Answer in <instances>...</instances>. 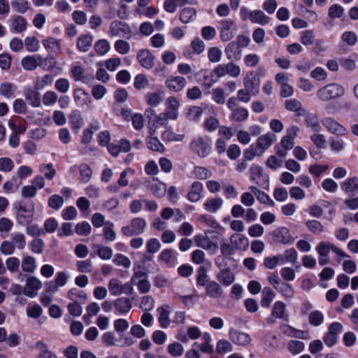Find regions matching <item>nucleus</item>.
I'll list each match as a JSON object with an SVG mask.
<instances>
[{
  "label": "nucleus",
  "mask_w": 358,
  "mask_h": 358,
  "mask_svg": "<svg viewBox=\"0 0 358 358\" xmlns=\"http://www.w3.org/2000/svg\"><path fill=\"white\" fill-rule=\"evenodd\" d=\"M341 188L350 198L344 201L349 209H356L358 207V178L356 176L346 179L341 185Z\"/></svg>",
  "instance_id": "nucleus-1"
},
{
  "label": "nucleus",
  "mask_w": 358,
  "mask_h": 358,
  "mask_svg": "<svg viewBox=\"0 0 358 358\" xmlns=\"http://www.w3.org/2000/svg\"><path fill=\"white\" fill-rule=\"evenodd\" d=\"M316 250L320 255L319 264L322 266L327 264L329 262L328 254L331 250L341 257H348V255L343 252L340 248L327 241L320 242L316 248Z\"/></svg>",
  "instance_id": "nucleus-2"
},
{
  "label": "nucleus",
  "mask_w": 358,
  "mask_h": 358,
  "mask_svg": "<svg viewBox=\"0 0 358 358\" xmlns=\"http://www.w3.org/2000/svg\"><path fill=\"white\" fill-rule=\"evenodd\" d=\"M345 93L344 88L336 83L327 85L317 92V97L322 101H328L342 96Z\"/></svg>",
  "instance_id": "nucleus-3"
},
{
  "label": "nucleus",
  "mask_w": 358,
  "mask_h": 358,
  "mask_svg": "<svg viewBox=\"0 0 358 358\" xmlns=\"http://www.w3.org/2000/svg\"><path fill=\"white\" fill-rule=\"evenodd\" d=\"M108 287L110 294L115 296L122 294L131 295L134 292V285L131 281L122 283L118 278L110 279Z\"/></svg>",
  "instance_id": "nucleus-4"
},
{
  "label": "nucleus",
  "mask_w": 358,
  "mask_h": 358,
  "mask_svg": "<svg viewBox=\"0 0 358 358\" xmlns=\"http://www.w3.org/2000/svg\"><path fill=\"white\" fill-rule=\"evenodd\" d=\"M220 38L222 41H229L236 36L238 27L234 20L224 19L220 22Z\"/></svg>",
  "instance_id": "nucleus-5"
},
{
  "label": "nucleus",
  "mask_w": 358,
  "mask_h": 358,
  "mask_svg": "<svg viewBox=\"0 0 358 358\" xmlns=\"http://www.w3.org/2000/svg\"><path fill=\"white\" fill-rule=\"evenodd\" d=\"M211 141L206 136L199 137L192 141L190 144L191 150L200 157H207L210 150Z\"/></svg>",
  "instance_id": "nucleus-6"
},
{
  "label": "nucleus",
  "mask_w": 358,
  "mask_h": 358,
  "mask_svg": "<svg viewBox=\"0 0 358 358\" xmlns=\"http://www.w3.org/2000/svg\"><path fill=\"white\" fill-rule=\"evenodd\" d=\"M146 222L143 218H134L130 224L122 228V232L126 236H136L142 234L146 227Z\"/></svg>",
  "instance_id": "nucleus-7"
},
{
  "label": "nucleus",
  "mask_w": 358,
  "mask_h": 358,
  "mask_svg": "<svg viewBox=\"0 0 358 358\" xmlns=\"http://www.w3.org/2000/svg\"><path fill=\"white\" fill-rule=\"evenodd\" d=\"M108 35L111 37L120 36L129 39L131 36V30L126 23L115 20L110 24Z\"/></svg>",
  "instance_id": "nucleus-8"
},
{
  "label": "nucleus",
  "mask_w": 358,
  "mask_h": 358,
  "mask_svg": "<svg viewBox=\"0 0 358 358\" xmlns=\"http://www.w3.org/2000/svg\"><path fill=\"white\" fill-rule=\"evenodd\" d=\"M42 287L41 281L35 276H29L26 280L23 294L29 298L35 297Z\"/></svg>",
  "instance_id": "nucleus-9"
},
{
  "label": "nucleus",
  "mask_w": 358,
  "mask_h": 358,
  "mask_svg": "<svg viewBox=\"0 0 358 358\" xmlns=\"http://www.w3.org/2000/svg\"><path fill=\"white\" fill-rule=\"evenodd\" d=\"M244 87L253 94L255 96L258 94L259 89L260 80L257 78L253 71H249L243 80Z\"/></svg>",
  "instance_id": "nucleus-10"
},
{
  "label": "nucleus",
  "mask_w": 358,
  "mask_h": 358,
  "mask_svg": "<svg viewBox=\"0 0 358 358\" xmlns=\"http://www.w3.org/2000/svg\"><path fill=\"white\" fill-rule=\"evenodd\" d=\"M74 102L78 106H86L89 109L92 108V99L89 94L81 88H76L73 93Z\"/></svg>",
  "instance_id": "nucleus-11"
},
{
  "label": "nucleus",
  "mask_w": 358,
  "mask_h": 358,
  "mask_svg": "<svg viewBox=\"0 0 358 358\" xmlns=\"http://www.w3.org/2000/svg\"><path fill=\"white\" fill-rule=\"evenodd\" d=\"M322 124L326 129L332 134L344 136L348 133L347 129L333 118H324L322 120Z\"/></svg>",
  "instance_id": "nucleus-12"
},
{
  "label": "nucleus",
  "mask_w": 358,
  "mask_h": 358,
  "mask_svg": "<svg viewBox=\"0 0 358 358\" xmlns=\"http://www.w3.org/2000/svg\"><path fill=\"white\" fill-rule=\"evenodd\" d=\"M165 113L170 120H176L178 116L180 101L175 96H169L166 99Z\"/></svg>",
  "instance_id": "nucleus-13"
},
{
  "label": "nucleus",
  "mask_w": 358,
  "mask_h": 358,
  "mask_svg": "<svg viewBox=\"0 0 358 358\" xmlns=\"http://www.w3.org/2000/svg\"><path fill=\"white\" fill-rule=\"evenodd\" d=\"M137 59L145 69H150L155 65V56L147 49L140 50L137 53Z\"/></svg>",
  "instance_id": "nucleus-14"
},
{
  "label": "nucleus",
  "mask_w": 358,
  "mask_h": 358,
  "mask_svg": "<svg viewBox=\"0 0 358 358\" xmlns=\"http://www.w3.org/2000/svg\"><path fill=\"white\" fill-rule=\"evenodd\" d=\"M275 241L281 244H292L294 238L292 237L289 231L286 227H279L273 231Z\"/></svg>",
  "instance_id": "nucleus-15"
},
{
  "label": "nucleus",
  "mask_w": 358,
  "mask_h": 358,
  "mask_svg": "<svg viewBox=\"0 0 358 358\" xmlns=\"http://www.w3.org/2000/svg\"><path fill=\"white\" fill-rule=\"evenodd\" d=\"M186 84V79L181 76H171L166 81V86L175 92L181 91Z\"/></svg>",
  "instance_id": "nucleus-16"
},
{
  "label": "nucleus",
  "mask_w": 358,
  "mask_h": 358,
  "mask_svg": "<svg viewBox=\"0 0 358 358\" xmlns=\"http://www.w3.org/2000/svg\"><path fill=\"white\" fill-rule=\"evenodd\" d=\"M114 308L120 314H126L132 308L131 301L127 297H119L114 301Z\"/></svg>",
  "instance_id": "nucleus-17"
},
{
  "label": "nucleus",
  "mask_w": 358,
  "mask_h": 358,
  "mask_svg": "<svg viewBox=\"0 0 358 358\" xmlns=\"http://www.w3.org/2000/svg\"><path fill=\"white\" fill-rule=\"evenodd\" d=\"M285 108L295 113L298 116H303L306 115V110L303 107L301 101L296 99H287L285 102Z\"/></svg>",
  "instance_id": "nucleus-18"
},
{
  "label": "nucleus",
  "mask_w": 358,
  "mask_h": 358,
  "mask_svg": "<svg viewBox=\"0 0 358 358\" xmlns=\"http://www.w3.org/2000/svg\"><path fill=\"white\" fill-rule=\"evenodd\" d=\"M44 48L49 52L56 55L62 52L61 41L53 37H48L42 41Z\"/></svg>",
  "instance_id": "nucleus-19"
},
{
  "label": "nucleus",
  "mask_w": 358,
  "mask_h": 358,
  "mask_svg": "<svg viewBox=\"0 0 358 358\" xmlns=\"http://www.w3.org/2000/svg\"><path fill=\"white\" fill-rule=\"evenodd\" d=\"M229 338L233 343L240 345H248L251 340L249 334L236 330L230 331Z\"/></svg>",
  "instance_id": "nucleus-20"
},
{
  "label": "nucleus",
  "mask_w": 358,
  "mask_h": 358,
  "mask_svg": "<svg viewBox=\"0 0 358 358\" xmlns=\"http://www.w3.org/2000/svg\"><path fill=\"white\" fill-rule=\"evenodd\" d=\"M275 138V135L272 133L262 135L258 138L255 145L257 148H259V151H262L263 154L264 151L272 145Z\"/></svg>",
  "instance_id": "nucleus-21"
},
{
  "label": "nucleus",
  "mask_w": 358,
  "mask_h": 358,
  "mask_svg": "<svg viewBox=\"0 0 358 358\" xmlns=\"http://www.w3.org/2000/svg\"><path fill=\"white\" fill-rule=\"evenodd\" d=\"M34 208L31 206L29 208H26L24 206H20L18 209L17 214V219L20 224H25L31 222L33 217Z\"/></svg>",
  "instance_id": "nucleus-22"
},
{
  "label": "nucleus",
  "mask_w": 358,
  "mask_h": 358,
  "mask_svg": "<svg viewBox=\"0 0 358 358\" xmlns=\"http://www.w3.org/2000/svg\"><path fill=\"white\" fill-rule=\"evenodd\" d=\"M170 308L169 305H165L157 308L158 321L162 328H167L169 327L171 320L169 319L170 311L168 310Z\"/></svg>",
  "instance_id": "nucleus-23"
},
{
  "label": "nucleus",
  "mask_w": 358,
  "mask_h": 358,
  "mask_svg": "<svg viewBox=\"0 0 358 358\" xmlns=\"http://www.w3.org/2000/svg\"><path fill=\"white\" fill-rule=\"evenodd\" d=\"M285 312V304L282 301H276L273 307L271 316L267 318L268 323H274V318H282Z\"/></svg>",
  "instance_id": "nucleus-24"
},
{
  "label": "nucleus",
  "mask_w": 358,
  "mask_h": 358,
  "mask_svg": "<svg viewBox=\"0 0 358 358\" xmlns=\"http://www.w3.org/2000/svg\"><path fill=\"white\" fill-rule=\"evenodd\" d=\"M222 292L220 285L215 281H211L206 285V294L210 298H220L222 296Z\"/></svg>",
  "instance_id": "nucleus-25"
},
{
  "label": "nucleus",
  "mask_w": 358,
  "mask_h": 358,
  "mask_svg": "<svg viewBox=\"0 0 358 358\" xmlns=\"http://www.w3.org/2000/svg\"><path fill=\"white\" fill-rule=\"evenodd\" d=\"M224 52L229 60H238L240 59L241 50L234 41L230 42L227 44L225 47Z\"/></svg>",
  "instance_id": "nucleus-26"
},
{
  "label": "nucleus",
  "mask_w": 358,
  "mask_h": 358,
  "mask_svg": "<svg viewBox=\"0 0 358 358\" xmlns=\"http://www.w3.org/2000/svg\"><path fill=\"white\" fill-rule=\"evenodd\" d=\"M71 76L75 82L81 81L87 83L89 79L85 76V69L80 65L72 66L70 71Z\"/></svg>",
  "instance_id": "nucleus-27"
},
{
  "label": "nucleus",
  "mask_w": 358,
  "mask_h": 358,
  "mask_svg": "<svg viewBox=\"0 0 358 358\" xmlns=\"http://www.w3.org/2000/svg\"><path fill=\"white\" fill-rule=\"evenodd\" d=\"M26 20L20 15H15L11 18V29L14 32L21 33L24 31L27 28Z\"/></svg>",
  "instance_id": "nucleus-28"
},
{
  "label": "nucleus",
  "mask_w": 358,
  "mask_h": 358,
  "mask_svg": "<svg viewBox=\"0 0 358 358\" xmlns=\"http://www.w3.org/2000/svg\"><path fill=\"white\" fill-rule=\"evenodd\" d=\"M217 278L224 285L229 286L234 282L235 275L229 268H225L217 274Z\"/></svg>",
  "instance_id": "nucleus-29"
},
{
  "label": "nucleus",
  "mask_w": 358,
  "mask_h": 358,
  "mask_svg": "<svg viewBox=\"0 0 358 358\" xmlns=\"http://www.w3.org/2000/svg\"><path fill=\"white\" fill-rule=\"evenodd\" d=\"M249 113L246 108L239 107L231 111L230 120L234 122H242L248 118Z\"/></svg>",
  "instance_id": "nucleus-30"
},
{
  "label": "nucleus",
  "mask_w": 358,
  "mask_h": 358,
  "mask_svg": "<svg viewBox=\"0 0 358 358\" xmlns=\"http://www.w3.org/2000/svg\"><path fill=\"white\" fill-rule=\"evenodd\" d=\"M203 190V185L198 181L194 182L191 186V189L187 194L188 199L191 202H196L201 198V193Z\"/></svg>",
  "instance_id": "nucleus-31"
},
{
  "label": "nucleus",
  "mask_w": 358,
  "mask_h": 358,
  "mask_svg": "<svg viewBox=\"0 0 358 358\" xmlns=\"http://www.w3.org/2000/svg\"><path fill=\"white\" fill-rule=\"evenodd\" d=\"M194 241L198 247L206 250L216 249L217 245L213 243L206 236L196 235L194 236Z\"/></svg>",
  "instance_id": "nucleus-32"
},
{
  "label": "nucleus",
  "mask_w": 358,
  "mask_h": 358,
  "mask_svg": "<svg viewBox=\"0 0 358 358\" xmlns=\"http://www.w3.org/2000/svg\"><path fill=\"white\" fill-rule=\"evenodd\" d=\"M36 348L39 351L37 358H57V355L49 350L46 343L42 341L36 343Z\"/></svg>",
  "instance_id": "nucleus-33"
},
{
  "label": "nucleus",
  "mask_w": 358,
  "mask_h": 358,
  "mask_svg": "<svg viewBox=\"0 0 358 358\" xmlns=\"http://www.w3.org/2000/svg\"><path fill=\"white\" fill-rule=\"evenodd\" d=\"M275 296V292L270 287H265L262 292L261 306L264 308H268Z\"/></svg>",
  "instance_id": "nucleus-34"
},
{
  "label": "nucleus",
  "mask_w": 358,
  "mask_h": 358,
  "mask_svg": "<svg viewBox=\"0 0 358 358\" xmlns=\"http://www.w3.org/2000/svg\"><path fill=\"white\" fill-rule=\"evenodd\" d=\"M93 37L89 34L80 36L77 41V48L82 52H87L92 45Z\"/></svg>",
  "instance_id": "nucleus-35"
},
{
  "label": "nucleus",
  "mask_w": 358,
  "mask_h": 358,
  "mask_svg": "<svg viewBox=\"0 0 358 358\" xmlns=\"http://www.w3.org/2000/svg\"><path fill=\"white\" fill-rule=\"evenodd\" d=\"M163 97L164 92L161 90H157L155 92L148 93L145 99L149 106L155 107L162 101Z\"/></svg>",
  "instance_id": "nucleus-36"
},
{
  "label": "nucleus",
  "mask_w": 358,
  "mask_h": 358,
  "mask_svg": "<svg viewBox=\"0 0 358 358\" xmlns=\"http://www.w3.org/2000/svg\"><path fill=\"white\" fill-rule=\"evenodd\" d=\"M230 241L237 249H245L248 246V239L241 234H234L230 236Z\"/></svg>",
  "instance_id": "nucleus-37"
},
{
  "label": "nucleus",
  "mask_w": 358,
  "mask_h": 358,
  "mask_svg": "<svg viewBox=\"0 0 358 358\" xmlns=\"http://www.w3.org/2000/svg\"><path fill=\"white\" fill-rule=\"evenodd\" d=\"M201 336V332L196 327H191L187 329V334L178 336V338L183 343L189 341V339H197Z\"/></svg>",
  "instance_id": "nucleus-38"
},
{
  "label": "nucleus",
  "mask_w": 358,
  "mask_h": 358,
  "mask_svg": "<svg viewBox=\"0 0 358 358\" xmlns=\"http://www.w3.org/2000/svg\"><path fill=\"white\" fill-rule=\"evenodd\" d=\"M21 268L24 272L34 273L36 268V262L34 257L26 256L23 257L21 262Z\"/></svg>",
  "instance_id": "nucleus-39"
},
{
  "label": "nucleus",
  "mask_w": 358,
  "mask_h": 358,
  "mask_svg": "<svg viewBox=\"0 0 358 358\" xmlns=\"http://www.w3.org/2000/svg\"><path fill=\"white\" fill-rule=\"evenodd\" d=\"M305 123L306 125L310 128L315 132H319L322 130L317 115L315 114H306Z\"/></svg>",
  "instance_id": "nucleus-40"
},
{
  "label": "nucleus",
  "mask_w": 358,
  "mask_h": 358,
  "mask_svg": "<svg viewBox=\"0 0 358 358\" xmlns=\"http://www.w3.org/2000/svg\"><path fill=\"white\" fill-rule=\"evenodd\" d=\"M21 64L27 71H34L38 66V56H27L22 59Z\"/></svg>",
  "instance_id": "nucleus-41"
},
{
  "label": "nucleus",
  "mask_w": 358,
  "mask_h": 358,
  "mask_svg": "<svg viewBox=\"0 0 358 358\" xmlns=\"http://www.w3.org/2000/svg\"><path fill=\"white\" fill-rule=\"evenodd\" d=\"M270 18L261 10L252 11L251 22L252 23L264 25L268 23Z\"/></svg>",
  "instance_id": "nucleus-42"
},
{
  "label": "nucleus",
  "mask_w": 358,
  "mask_h": 358,
  "mask_svg": "<svg viewBox=\"0 0 358 358\" xmlns=\"http://www.w3.org/2000/svg\"><path fill=\"white\" fill-rule=\"evenodd\" d=\"M223 203V201L220 197L210 199L206 201L204 203L205 209L210 213H215L220 208Z\"/></svg>",
  "instance_id": "nucleus-43"
},
{
  "label": "nucleus",
  "mask_w": 358,
  "mask_h": 358,
  "mask_svg": "<svg viewBox=\"0 0 358 358\" xmlns=\"http://www.w3.org/2000/svg\"><path fill=\"white\" fill-rule=\"evenodd\" d=\"M24 96L26 100L28 101L29 103L32 106L36 108L41 106V99L39 93L35 92L31 89H29L25 92Z\"/></svg>",
  "instance_id": "nucleus-44"
},
{
  "label": "nucleus",
  "mask_w": 358,
  "mask_h": 358,
  "mask_svg": "<svg viewBox=\"0 0 358 358\" xmlns=\"http://www.w3.org/2000/svg\"><path fill=\"white\" fill-rule=\"evenodd\" d=\"M38 66L45 71L52 70L57 65V61L52 57H48L43 59L41 56H38Z\"/></svg>",
  "instance_id": "nucleus-45"
},
{
  "label": "nucleus",
  "mask_w": 358,
  "mask_h": 358,
  "mask_svg": "<svg viewBox=\"0 0 358 358\" xmlns=\"http://www.w3.org/2000/svg\"><path fill=\"white\" fill-rule=\"evenodd\" d=\"M249 189L253 193V194L257 197V200L261 203L264 204L269 203L270 202L273 203L268 195L263 191L259 189L257 187L255 186H250Z\"/></svg>",
  "instance_id": "nucleus-46"
},
{
  "label": "nucleus",
  "mask_w": 358,
  "mask_h": 358,
  "mask_svg": "<svg viewBox=\"0 0 358 358\" xmlns=\"http://www.w3.org/2000/svg\"><path fill=\"white\" fill-rule=\"evenodd\" d=\"M11 243L13 246L19 250H23L26 246L25 236L21 233H15L11 234Z\"/></svg>",
  "instance_id": "nucleus-47"
},
{
  "label": "nucleus",
  "mask_w": 358,
  "mask_h": 358,
  "mask_svg": "<svg viewBox=\"0 0 358 358\" xmlns=\"http://www.w3.org/2000/svg\"><path fill=\"white\" fill-rule=\"evenodd\" d=\"M24 45L26 50L30 52H35L40 48L39 41L35 36L26 38L24 40Z\"/></svg>",
  "instance_id": "nucleus-48"
},
{
  "label": "nucleus",
  "mask_w": 358,
  "mask_h": 358,
  "mask_svg": "<svg viewBox=\"0 0 358 358\" xmlns=\"http://www.w3.org/2000/svg\"><path fill=\"white\" fill-rule=\"evenodd\" d=\"M21 184V180H19L15 177H13L10 180L4 183L3 189L6 193L13 192L19 188Z\"/></svg>",
  "instance_id": "nucleus-49"
},
{
  "label": "nucleus",
  "mask_w": 358,
  "mask_h": 358,
  "mask_svg": "<svg viewBox=\"0 0 358 358\" xmlns=\"http://www.w3.org/2000/svg\"><path fill=\"white\" fill-rule=\"evenodd\" d=\"M55 88L59 92L65 94L69 90L70 81L67 78H59L55 83Z\"/></svg>",
  "instance_id": "nucleus-50"
},
{
  "label": "nucleus",
  "mask_w": 358,
  "mask_h": 358,
  "mask_svg": "<svg viewBox=\"0 0 358 358\" xmlns=\"http://www.w3.org/2000/svg\"><path fill=\"white\" fill-rule=\"evenodd\" d=\"M94 50L100 55L106 54L110 50V44L106 39H101L94 44Z\"/></svg>",
  "instance_id": "nucleus-51"
},
{
  "label": "nucleus",
  "mask_w": 358,
  "mask_h": 358,
  "mask_svg": "<svg viewBox=\"0 0 358 358\" xmlns=\"http://www.w3.org/2000/svg\"><path fill=\"white\" fill-rule=\"evenodd\" d=\"M203 110L199 106H191L187 112V117L190 121H198L201 117Z\"/></svg>",
  "instance_id": "nucleus-52"
},
{
  "label": "nucleus",
  "mask_w": 358,
  "mask_h": 358,
  "mask_svg": "<svg viewBox=\"0 0 358 358\" xmlns=\"http://www.w3.org/2000/svg\"><path fill=\"white\" fill-rule=\"evenodd\" d=\"M212 99L217 104L223 105L225 103L226 98L224 90L220 87L215 88L211 92Z\"/></svg>",
  "instance_id": "nucleus-53"
},
{
  "label": "nucleus",
  "mask_w": 358,
  "mask_h": 358,
  "mask_svg": "<svg viewBox=\"0 0 358 358\" xmlns=\"http://www.w3.org/2000/svg\"><path fill=\"white\" fill-rule=\"evenodd\" d=\"M168 352L174 357H180L184 352L183 346L178 342H174L169 345Z\"/></svg>",
  "instance_id": "nucleus-54"
},
{
  "label": "nucleus",
  "mask_w": 358,
  "mask_h": 358,
  "mask_svg": "<svg viewBox=\"0 0 358 358\" xmlns=\"http://www.w3.org/2000/svg\"><path fill=\"white\" fill-rule=\"evenodd\" d=\"M308 320L310 324L315 327L320 326L324 321L323 314L319 310L313 311L309 314Z\"/></svg>",
  "instance_id": "nucleus-55"
},
{
  "label": "nucleus",
  "mask_w": 358,
  "mask_h": 358,
  "mask_svg": "<svg viewBox=\"0 0 358 358\" xmlns=\"http://www.w3.org/2000/svg\"><path fill=\"white\" fill-rule=\"evenodd\" d=\"M222 52L217 47H212L208 50V59L210 62L217 63L220 61Z\"/></svg>",
  "instance_id": "nucleus-56"
},
{
  "label": "nucleus",
  "mask_w": 358,
  "mask_h": 358,
  "mask_svg": "<svg viewBox=\"0 0 358 358\" xmlns=\"http://www.w3.org/2000/svg\"><path fill=\"white\" fill-rule=\"evenodd\" d=\"M276 290L282 294L285 297L292 298L294 295V291L292 287L286 282H281Z\"/></svg>",
  "instance_id": "nucleus-57"
},
{
  "label": "nucleus",
  "mask_w": 358,
  "mask_h": 358,
  "mask_svg": "<svg viewBox=\"0 0 358 358\" xmlns=\"http://www.w3.org/2000/svg\"><path fill=\"white\" fill-rule=\"evenodd\" d=\"M305 345L302 341L292 340L288 343L289 351L293 355L299 354L303 350Z\"/></svg>",
  "instance_id": "nucleus-58"
},
{
  "label": "nucleus",
  "mask_w": 358,
  "mask_h": 358,
  "mask_svg": "<svg viewBox=\"0 0 358 358\" xmlns=\"http://www.w3.org/2000/svg\"><path fill=\"white\" fill-rule=\"evenodd\" d=\"M80 181L83 182H88L92 174V171L90 167L87 164H82L79 167Z\"/></svg>",
  "instance_id": "nucleus-59"
},
{
  "label": "nucleus",
  "mask_w": 358,
  "mask_h": 358,
  "mask_svg": "<svg viewBox=\"0 0 358 358\" xmlns=\"http://www.w3.org/2000/svg\"><path fill=\"white\" fill-rule=\"evenodd\" d=\"M115 50L121 55H126L130 50V45L126 41L119 39L114 44Z\"/></svg>",
  "instance_id": "nucleus-60"
},
{
  "label": "nucleus",
  "mask_w": 358,
  "mask_h": 358,
  "mask_svg": "<svg viewBox=\"0 0 358 358\" xmlns=\"http://www.w3.org/2000/svg\"><path fill=\"white\" fill-rule=\"evenodd\" d=\"M14 168V162L9 157L0 158V171L8 173Z\"/></svg>",
  "instance_id": "nucleus-61"
},
{
  "label": "nucleus",
  "mask_w": 358,
  "mask_h": 358,
  "mask_svg": "<svg viewBox=\"0 0 358 358\" xmlns=\"http://www.w3.org/2000/svg\"><path fill=\"white\" fill-rule=\"evenodd\" d=\"M194 176L201 180H205L210 178L212 175L210 171L202 166H196L193 171Z\"/></svg>",
  "instance_id": "nucleus-62"
},
{
  "label": "nucleus",
  "mask_w": 358,
  "mask_h": 358,
  "mask_svg": "<svg viewBox=\"0 0 358 358\" xmlns=\"http://www.w3.org/2000/svg\"><path fill=\"white\" fill-rule=\"evenodd\" d=\"M262 155V151H259V148H257L255 145H251L243 152L244 157L250 161L253 159L256 156H261Z\"/></svg>",
  "instance_id": "nucleus-63"
},
{
  "label": "nucleus",
  "mask_w": 358,
  "mask_h": 358,
  "mask_svg": "<svg viewBox=\"0 0 358 358\" xmlns=\"http://www.w3.org/2000/svg\"><path fill=\"white\" fill-rule=\"evenodd\" d=\"M134 87L140 90L146 87L149 85V80L144 74H138L134 78Z\"/></svg>",
  "instance_id": "nucleus-64"
}]
</instances>
